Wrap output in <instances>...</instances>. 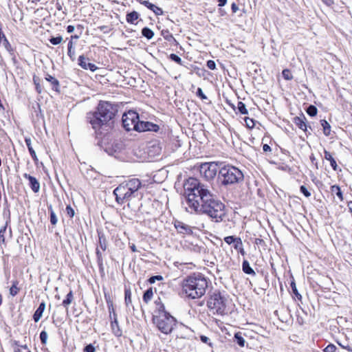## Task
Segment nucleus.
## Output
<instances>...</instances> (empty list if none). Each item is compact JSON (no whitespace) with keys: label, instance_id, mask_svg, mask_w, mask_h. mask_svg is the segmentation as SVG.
<instances>
[{"label":"nucleus","instance_id":"1","mask_svg":"<svg viewBox=\"0 0 352 352\" xmlns=\"http://www.w3.org/2000/svg\"><path fill=\"white\" fill-rule=\"evenodd\" d=\"M184 190L188 212L207 214L217 222L222 221L225 206L207 185L190 177L184 183Z\"/></svg>","mask_w":352,"mask_h":352},{"label":"nucleus","instance_id":"2","mask_svg":"<svg viewBox=\"0 0 352 352\" xmlns=\"http://www.w3.org/2000/svg\"><path fill=\"white\" fill-rule=\"evenodd\" d=\"M88 118L93 128L96 131L98 144L108 153L109 147V131L110 129V104L100 101L97 111L89 113Z\"/></svg>","mask_w":352,"mask_h":352},{"label":"nucleus","instance_id":"3","mask_svg":"<svg viewBox=\"0 0 352 352\" xmlns=\"http://www.w3.org/2000/svg\"><path fill=\"white\" fill-rule=\"evenodd\" d=\"M208 284V280L203 275L193 274L184 280L182 292L189 298H199L205 294Z\"/></svg>","mask_w":352,"mask_h":352},{"label":"nucleus","instance_id":"4","mask_svg":"<svg viewBox=\"0 0 352 352\" xmlns=\"http://www.w3.org/2000/svg\"><path fill=\"white\" fill-rule=\"evenodd\" d=\"M218 179L222 186H228L242 182L244 175L238 168L226 164L219 167Z\"/></svg>","mask_w":352,"mask_h":352},{"label":"nucleus","instance_id":"5","mask_svg":"<svg viewBox=\"0 0 352 352\" xmlns=\"http://www.w3.org/2000/svg\"><path fill=\"white\" fill-rule=\"evenodd\" d=\"M228 300L224 295L218 291L212 293L207 301V306L213 314L223 316L227 313Z\"/></svg>","mask_w":352,"mask_h":352},{"label":"nucleus","instance_id":"6","mask_svg":"<svg viewBox=\"0 0 352 352\" xmlns=\"http://www.w3.org/2000/svg\"><path fill=\"white\" fill-rule=\"evenodd\" d=\"M153 322L162 333L167 335L172 332L176 324V320L169 314L162 312L153 318Z\"/></svg>","mask_w":352,"mask_h":352},{"label":"nucleus","instance_id":"7","mask_svg":"<svg viewBox=\"0 0 352 352\" xmlns=\"http://www.w3.org/2000/svg\"><path fill=\"white\" fill-rule=\"evenodd\" d=\"M122 126L127 131L134 130L137 131V125L139 124L140 118L137 112L129 110L123 113L122 117Z\"/></svg>","mask_w":352,"mask_h":352},{"label":"nucleus","instance_id":"8","mask_svg":"<svg viewBox=\"0 0 352 352\" xmlns=\"http://www.w3.org/2000/svg\"><path fill=\"white\" fill-rule=\"evenodd\" d=\"M219 170L217 163L209 162L201 164L200 170L206 179L210 180L215 177Z\"/></svg>","mask_w":352,"mask_h":352},{"label":"nucleus","instance_id":"9","mask_svg":"<svg viewBox=\"0 0 352 352\" xmlns=\"http://www.w3.org/2000/svg\"><path fill=\"white\" fill-rule=\"evenodd\" d=\"M129 195V199L131 197H135L138 196V190L141 187L142 184L138 179H131L126 184H124Z\"/></svg>","mask_w":352,"mask_h":352},{"label":"nucleus","instance_id":"10","mask_svg":"<svg viewBox=\"0 0 352 352\" xmlns=\"http://www.w3.org/2000/svg\"><path fill=\"white\" fill-rule=\"evenodd\" d=\"M116 197V200L119 204L124 203L125 199H129V195L126 190V186L124 183L121 184L113 192Z\"/></svg>","mask_w":352,"mask_h":352},{"label":"nucleus","instance_id":"11","mask_svg":"<svg viewBox=\"0 0 352 352\" xmlns=\"http://www.w3.org/2000/svg\"><path fill=\"white\" fill-rule=\"evenodd\" d=\"M159 126L150 122L140 121L139 124L137 125V131L144 132L147 131H157Z\"/></svg>","mask_w":352,"mask_h":352},{"label":"nucleus","instance_id":"12","mask_svg":"<svg viewBox=\"0 0 352 352\" xmlns=\"http://www.w3.org/2000/svg\"><path fill=\"white\" fill-rule=\"evenodd\" d=\"M175 228L177 232L183 234H192V228L182 221L176 220L174 223Z\"/></svg>","mask_w":352,"mask_h":352},{"label":"nucleus","instance_id":"13","mask_svg":"<svg viewBox=\"0 0 352 352\" xmlns=\"http://www.w3.org/2000/svg\"><path fill=\"white\" fill-rule=\"evenodd\" d=\"M23 177L28 179L31 189L34 192H38L40 190V184L38 180L33 176L27 173L23 175Z\"/></svg>","mask_w":352,"mask_h":352},{"label":"nucleus","instance_id":"14","mask_svg":"<svg viewBox=\"0 0 352 352\" xmlns=\"http://www.w3.org/2000/svg\"><path fill=\"white\" fill-rule=\"evenodd\" d=\"M78 60L79 65L85 69H89L94 72L97 69L94 64L89 63L88 59L83 56H80Z\"/></svg>","mask_w":352,"mask_h":352},{"label":"nucleus","instance_id":"15","mask_svg":"<svg viewBox=\"0 0 352 352\" xmlns=\"http://www.w3.org/2000/svg\"><path fill=\"white\" fill-rule=\"evenodd\" d=\"M142 5L152 10L156 15H162L163 14V10L162 8L157 7V6L150 3L148 1H143L141 2Z\"/></svg>","mask_w":352,"mask_h":352},{"label":"nucleus","instance_id":"16","mask_svg":"<svg viewBox=\"0 0 352 352\" xmlns=\"http://www.w3.org/2000/svg\"><path fill=\"white\" fill-rule=\"evenodd\" d=\"M45 306L46 305H45V302H41L38 307L34 312V316H33V319L36 322H38L40 320V319L41 318V317L43 316V313L45 309Z\"/></svg>","mask_w":352,"mask_h":352},{"label":"nucleus","instance_id":"17","mask_svg":"<svg viewBox=\"0 0 352 352\" xmlns=\"http://www.w3.org/2000/svg\"><path fill=\"white\" fill-rule=\"evenodd\" d=\"M306 118L304 115L301 116H297L294 118V122L296 126H298L300 129L305 131L307 130V124L305 123Z\"/></svg>","mask_w":352,"mask_h":352},{"label":"nucleus","instance_id":"18","mask_svg":"<svg viewBox=\"0 0 352 352\" xmlns=\"http://www.w3.org/2000/svg\"><path fill=\"white\" fill-rule=\"evenodd\" d=\"M113 321H111V331L115 334V336L119 337L122 336V331L120 329L118 326V320L116 318V314H114V318Z\"/></svg>","mask_w":352,"mask_h":352},{"label":"nucleus","instance_id":"19","mask_svg":"<svg viewBox=\"0 0 352 352\" xmlns=\"http://www.w3.org/2000/svg\"><path fill=\"white\" fill-rule=\"evenodd\" d=\"M324 155L325 160L329 161L330 164H331V167L333 168V169L334 170H336L338 165H337L336 160L332 157L331 154L329 151L325 150L324 152Z\"/></svg>","mask_w":352,"mask_h":352},{"label":"nucleus","instance_id":"20","mask_svg":"<svg viewBox=\"0 0 352 352\" xmlns=\"http://www.w3.org/2000/svg\"><path fill=\"white\" fill-rule=\"evenodd\" d=\"M25 142L26 146L29 150V152H30L32 157L33 158L34 160H37V156H36V152L32 146L31 139L30 138H25Z\"/></svg>","mask_w":352,"mask_h":352},{"label":"nucleus","instance_id":"21","mask_svg":"<svg viewBox=\"0 0 352 352\" xmlns=\"http://www.w3.org/2000/svg\"><path fill=\"white\" fill-rule=\"evenodd\" d=\"M14 352H32L26 344H19L18 342L14 343Z\"/></svg>","mask_w":352,"mask_h":352},{"label":"nucleus","instance_id":"22","mask_svg":"<svg viewBox=\"0 0 352 352\" xmlns=\"http://www.w3.org/2000/svg\"><path fill=\"white\" fill-rule=\"evenodd\" d=\"M243 271L247 274L254 275L255 272L253 269L250 267V263L248 261H243L242 263Z\"/></svg>","mask_w":352,"mask_h":352},{"label":"nucleus","instance_id":"23","mask_svg":"<svg viewBox=\"0 0 352 352\" xmlns=\"http://www.w3.org/2000/svg\"><path fill=\"white\" fill-rule=\"evenodd\" d=\"M124 300L125 304L127 307L132 306V300H131V292L130 289L125 288L124 290Z\"/></svg>","mask_w":352,"mask_h":352},{"label":"nucleus","instance_id":"24","mask_svg":"<svg viewBox=\"0 0 352 352\" xmlns=\"http://www.w3.org/2000/svg\"><path fill=\"white\" fill-rule=\"evenodd\" d=\"M138 17L139 14L135 11H133L126 14V21L130 23H134V22L138 19Z\"/></svg>","mask_w":352,"mask_h":352},{"label":"nucleus","instance_id":"25","mask_svg":"<svg viewBox=\"0 0 352 352\" xmlns=\"http://www.w3.org/2000/svg\"><path fill=\"white\" fill-rule=\"evenodd\" d=\"M74 299L73 292L70 291L66 296V298L63 301V305L65 307L66 310L68 309V306L72 303Z\"/></svg>","mask_w":352,"mask_h":352},{"label":"nucleus","instance_id":"26","mask_svg":"<svg viewBox=\"0 0 352 352\" xmlns=\"http://www.w3.org/2000/svg\"><path fill=\"white\" fill-rule=\"evenodd\" d=\"M142 34L143 36L146 37L147 39H151L154 36V32L150 28L145 27L142 30Z\"/></svg>","mask_w":352,"mask_h":352},{"label":"nucleus","instance_id":"27","mask_svg":"<svg viewBox=\"0 0 352 352\" xmlns=\"http://www.w3.org/2000/svg\"><path fill=\"white\" fill-rule=\"evenodd\" d=\"M321 125L322 126L323 133L326 136H328L331 132V126L325 120H321Z\"/></svg>","mask_w":352,"mask_h":352},{"label":"nucleus","instance_id":"28","mask_svg":"<svg viewBox=\"0 0 352 352\" xmlns=\"http://www.w3.org/2000/svg\"><path fill=\"white\" fill-rule=\"evenodd\" d=\"M153 292L152 288H149L147 290L145 291L143 295V300L148 303L153 298Z\"/></svg>","mask_w":352,"mask_h":352},{"label":"nucleus","instance_id":"29","mask_svg":"<svg viewBox=\"0 0 352 352\" xmlns=\"http://www.w3.org/2000/svg\"><path fill=\"white\" fill-rule=\"evenodd\" d=\"M331 190L332 193H334L336 195V196L340 199V201L343 200L342 192L341 191L340 188L338 186H337V185L332 186L331 187Z\"/></svg>","mask_w":352,"mask_h":352},{"label":"nucleus","instance_id":"30","mask_svg":"<svg viewBox=\"0 0 352 352\" xmlns=\"http://www.w3.org/2000/svg\"><path fill=\"white\" fill-rule=\"evenodd\" d=\"M48 209L50 211V223L54 226L57 223V221H58L57 217H56L55 212H54L52 206H50L48 208Z\"/></svg>","mask_w":352,"mask_h":352},{"label":"nucleus","instance_id":"31","mask_svg":"<svg viewBox=\"0 0 352 352\" xmlns=\"http://www.w3.org/2000/svg\"><path fill=\"white\" fill-rule=\"evenodd\" d=\"M234 339L236 342V343L241 347L244 346L245 345V340L244 338L241 336V333H236L235 335H234Z\"/></svg>","mask_w":352,"mask_h":352},{"label":"nucleus","instance_id":"32","mask_svg":"<svg viewBox=\"0 0 352 352\" xmlns=\"http://www.w3.org/2000/svg\"><path fill=\"white\" fill-rule=\"evenodd\" d=\"M237 109L241 114L245 115V114L248 113V111L246 109L245 104L243 102H241V101L238 102Z\"/></svg>","mask_w":352,"mask_h":352},{"label":"nucleus","instance_id":"33","mask_svg":"<svg viewBox=\"0 0 352 352\" xmlns=\"http://www.w3.org/2000/svg\"><path fill=\"white\" fill-rule=\"evenodd\" d=\"M17 285H18V282L17 281H14L12 285V287H10V294L12 296H16L19 291V287H17Z\"/></svg>","mask_w":352,"mask_h":352},{"label":"nucleus","instance_id":"34","mask_svg":"<svg viewBox=\"0 0 352 352\" xmlns=\"http://www.w3.org/2000/svg\"><path fill=\"white\" fill-rule=\"evenodd\" d=\"M68 56L71 58L72 60H74L75 52L74 50H73L72 41H69L68 43Z\"/></svg>","mask_w":352,"mask_h":352},{"label":"nucleus","instance_id":"35","mask_svg":"<svg viewBox=\"0 0 352 352\" xmlns=\"http://www.w3.org/2000/svg\"><path fill=\"white\" fill-rule=\"evenodd\" d=\"M318 109L314 105H309L307 109V113L310 116H315L317 114Z\"/></svg>","mask_w":352,"mask_h":352},{"label":"nucleus","instance_id":"36","mask_svg":"<svg viewBox=\"0 0 352 352\" xmlns=\"http://www.w3.org/2000/svg\"><path fill=\"white\" fill-rule=\"evenodd\" d=\"M282 75L285 80H289L293 78V76L289 69H285L282 72Z\"/></svg>","mask_w":352,"mask_h":352},{"label":"nucleus","instance_id":"37","mask_svg":"<svg viewBox=\"0 0 352 352\" xmlns=\"http://www.w3.org/2000/svg\"><path fill=\"white\" fill-rule=\"evenodd\" d=\"M244 121L245 122L247 127H248L249 129H252L254 127L255 123L253 119L246 117L245 118Z\"/></svg>","mask_w":352,"mask_h":352},{"label":"nucleus","instance_id":"38","mask_svg":"<svg viewBox=\"0 0 352 352\" xmlns=\"http://www.w3.org/2000/svg\"><path fill=\"white\" fill-rule=\"evenodd\" d=\"M233 246L236 250L241 249V247L243 246L242 241L239 237H237L235 241L233 243Z\"/></svg>","mask_w":352,"mask_h":352},{"label":"nucleus","instance_id":"39","mask_svg":"<svg viewBox=\"0 0 352 352\" xmlns=\"http://www.w3.org/2000/svg\"><path fill=\"white\" fill-rule=\"evenodd\" d=\"M48 335L46 331H43L40 333V339L42 344H45L47 343Z\"/></svg>","mask_w":352,"mask_h":352},{"label":"nucleus","instance_id":"40","mask_svg":"<svg viewBox=\"0 0 352 352\" xmlns=\"http://www.w3.org/2000/svg\"><path fill=\"white\" fill-rule=\"evenodd\" d=\"M170 58L175 61V63L179 64V65H182V58L178 56L177 54H171L170 55Z\"/></svg>","mask_w":352,"mask_h":352},{"label":"nucleus","instance_id":"41","mask_svg":"<svg viewBox=\"0 0 352 352\" xmlns=\"http://www.w3.org/2000/svg\"><path fill=\"white\" fill-rule=\"evenodd\" d=\"M63 41L62 36L52 37L50 39V43L52 45H58L60 43Z\"/></svg>","mask_w":352,"mask_h":352},{"label":"nucleus","instance_id":"42","mask_svg":"<svg viewBox=\"0 0 352 352\" xmlns=\"http://www.w3.org/2000/svg\"><path fill=\"white\" fill-rule=\"evenodd\" d=\"M7 226L5 225L0 228V241L2 243L5 242L4 233L6 232Z\"/></svg>","mask_w":352,"mask_h":352},{"label":"nucleus","instance_id":"43","mask_svg":"<svg viewBox=\"0 0 352 352\" xmlns=\"http://www.w3.org/2000/svg\"><path fill=\"white\" fill-rule=\"evenodd\" d=\"M336 349L337 348L334 344H329L324 348V352H336Z\"/></svg>","mask_w":352,"mask_h":352},{"label":"nucleus","instance_id":"44","mask_svg":"<svg viewBox=\"0 0 352 352\" xmlns=\"http://www.w3.org/2000/svg\"><path fill=\"white\" fill-rule=\"evenodd\" d=\"M45 79L50 82L53 85H55V86H58V80L54 78L53 76H50V75H47V76L45 78Z\"/></svg>","mask_w":352,"mask_h":352},{"label":"nucleus","instance_id":"45","mask_svg":"<svg viewBox=\"0 0 352 352\" xmlns=\"http://www.w3.org/2000/svg\"><path fill=\"white\" fill-rule=\"evenodd\" d=\"M237 237L234 236H228L224 238V241L228 245L233 244Z\"/></svg>","mask_w":352,"mask_h":352},{"label":"nucleus","instance_id":"46","mask_svg":"<svg viewBox=\"0 0 352 352\" xmlns=\"http://www.w3.org/2000/svg\"><path fill=\"white\" fill-rule=\"evenodd\" d=\"M291 287L292 289L293 293L296 296L297 298H300L301 295L298 292L296 283L294 282H292L291 283Z\"/></svg>","mask_w":352,"mask_h":352},{"label":"nucleus","instance_id":"47","mask_svg":"<svg viewBox=\"0 0 352 352\" xmlns=\"http://www.w3.org/2000/svg\"><path fill=\"white\" fill-rule=\"evenodd\" d=\"M300 190L306 197H309L311 196V193L305 186H301Z\"/></svg>","mask_w":352,"mask_h":352},{"label":"nucleus","instance_id":"48","mask_svg":"<svg viewBox=\"0 0 352 352\" xmlns=\"http://www.w3.org/2000/svg\"><path fill=\"white\" fill-rule=\"evenodd\" d=\"M113 78H116L117 82H120V81H122V78H124V76L119 72V71H116L113 73Z\"/></svg>","mask_w":352,"mask_h":352},{"label":"nucleus","instance_id":"49","mask_svg":"<svg viewBox=\"0 0 352 352\" xmlns=\"http://www.w3.org/2000/svg\"><path fill=\"white\" fill-rule=\"evenodd\" d=\"M197 96H199V98H201V99L203 100H206L207 99V97L204 94L201 88H198L197 89Z\"/></svg>","mask_w":352,"mask_h":352},{"label":"nucleus","instance_id":"50","mask_svg":"<svg viewBox=\"0 0 352 352\" xmlns=\"http://www.w3.org/2000/svg\"><path fill=\"white\" fill-rule=\"evenodd\" d=\"M207 67L212 70H214L216 68V63L214 60H209L207 61Z\"/></svg>","mask_w":352,"mask_h":352},{"label":"nucleus","instance_id":"51","mask_svg":"<svg viewBox=\"0 0 352 352\" xmlns=\"http://www.w3.org/2000/svg\"><path fill=\"white\" fill-rule=\"evenodd\" d=\"M66 212L70 217H73L74 216V210L70 206H67L66 207Z\"/></svg>","mask_w":352,"mask_h":352},{"label":"nucleus","instance_id":"52","mask_svg":"<svg viewBox=\"0 0 352 352\" xmlns=\"http://www.w3.org/2000/svg\"><path fill=\"white\" fill-rule=\"evenodd\" d=\"M200 340L202 342L209 344L210 346L212 345L211 342H210V338L206 336H201Z\"/></svg>","mask_w":352,"mask_h":352},{"label":"nucleus","instance_id":"53","mask_svg":"<svg viewBox=\"0 0 352 352\" xmlns=\"http://www.w3.org/2000/svg\"><path fill=\"white\" fill-rule=\"evenodd\" d=\"M84 352H95V348L92 344H88L85 347Z\"/></svg>","mask_w":352,"mask_h":352},{"label":"nucleus","instance_id":"54","mask_svg":"<svg viewBox=\"0 0 352 352\" xmlns=\"http://www.w3.org/2000/svg\"><path fill=\"white\" fill-rule=\"evenodd\" d=\"M162 276H152L149 278V282L151 283H154L155 282V280H162Z\"/></svg>","mask_w":352,"mask_h":352},{"label":"nucleus","instance_id":"55","mask_svg":"<svg viewBox=\"0 0 352 352\" xmlns=\"http://www.w3.org/2000/svg\"><path fill=\"white\" fill-rule=\"evenodd\" d=\"M263 150L264 152H269L271 151V147L268 144H264L263 146Z\"/></svg>","mask_w":352,"mask_h":352},{"label":"nucleus","instance_id":"56","mask_svg":"<svg viewBox=\"0 0 352 352\" xmlns=\"http://www.w3.org/2000/svg\"><path fill=\"white\" fill-rule=\"evenodd\" d=\"M231 9H232V12L235 13L239 10V8L236 6V4L234 3L231 6Z\"/></svg>","mask_w":352,"mask_h":352},{"label":"nucleus","instance_id":"57","mask_svg":"<svg viewBox=\"0 0 352 352\" xmlns=\"http://www.w3.org/2000/svg\"><path fill=\"white\" fill-rule=\"evenodd\" d=\"M74 30H75V28L73 25H68L67 28V31L69 33L73 32L74 31Z\"/></svg>","mask_w":352,"mask_h":352},{"label":"nucleus","instance_id":"58","mask_svg":"<svg viewBox=\"0 0 352 352\" xmlns=\"http://www.w3.org/2000/svg\"><path fill=\"white\" fill-rule=\"evenodd\" d=\"M322 1L327 6H331L333 4V0H322Z\"/></svg>","mask_w":352,"mask_h":352},{"label":"nucleus","instance_id":"59","mask_svg":"<svg viewBox=\"0 0 352 352\" xmlns=\"http://www.w3.org/2000/svg\"><path fill=\"white\" fill-rule=\"evenodd\" d=\"M219 6H224L227 2V0H218Z\"/></svg>","mask_w":352,"mask_h":352},{"label":"nucleus","instance_id":"60","mask_svg":"<svg viewBox=\"0 0 352 352\" xmlns=\"http://www.w3.org/2000/svg\"><path fill=\"white\" fill-rule=\"evenodd\" d=\"M98 28L100 29L101 30H104V32H109V28L106 26H101V27H99Z\"/></svg>","mask_w":352,"mask_h":352},{"label":"nucleus","instance_id":"61","mask_svg":"<svg viewBox=\"0 0 352 352\" xmlns=\"http://www.w3.org/2000/svg\"><path fill=\"white\" fill-rule=\"evenodd\" d=\"M338 344H339L341 347H342L343 349H347V350H348V351H352V350L350 349V347H349V346H344V344H341L340 343H338Z\"/></svg>","mask_w":352,"mask_h":352},{"label":"nucleus","instance_id":"62","mask_svg":"<svg viewBox=\"0 0 352 352\" xmlns=\"http://www.w3.org/2000/svg\"><path fill=\"white\" fill-rule=\"evenodd\" d=\"M237 251H239L243 256H244L245 254L244 249H243V246L241 247V249H239Z\"/></svg>","mask_w":352,"mask_h":352},{"label":"nucleus","instance_id":"63","mask_svg":"<svg viewBox=\"0 0 352 352\" xmlns=\"http://www.w3.org/2000/svg\"><path fill=\"white\" fill-rule=\"evenodd\" d=\"M131 250H132L133 252H136V251H137V250H136V248H135V245H132L131 246Z\"/></svg>","mask_w":352,"mask_h":352},{"label":"nucleus","instance_id":"64","mask_svg":"<svg viewBox=\"0 0 352 352\" xmlns=\"http://www.w3.org/2000/svg\"><path fill=\"white\" fill-rule=\"evenodd\" d=\"M105 297H106L108 308L110 309L109 302V300H108V297H107V296L106 294H105Z\"/></svg>","mask_w":352,"mask_h":352}]
</instances>
